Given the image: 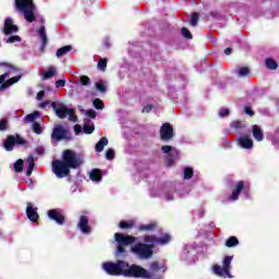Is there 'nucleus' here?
Returning <instances> with one entry per match:
<instances>
[{
  "label": "nucleus",
  "mask_w": 279,
  "mask_h": 279,
  "mask_svg": "<svg viewBox=\"0 0 279 279\" xmlns=\"http://www.w3.org/2000/svg\"><path fill=\"white\" fill-rule=\"evenodd\" d=\"M143 242L136 243L131 247V253L137 260H149L154 256V247L156 245H167L171 241V235L165 233L161 236H156L155 234L144 235Z\"/></svg>",
  "instance_id": "obj_1"
},
{
  "label": "nucleus",
  "mask_w": 279,
  "mask_h": 279,
  "mask_svg": "<svg viewBox=\"0 0 279 279\" xmlns=\"http://www.w3.org/2000/svg\"><path fill=\"white\" fill-rule=\"evenodd\" d=\"M84 165V157L72 149L62 153L61 160L52 161V172L56 178L62 179L71 175V169H77Z\"/></svg>",
  "instance_id": "obj_2"
},
{
  "label": "nucleus",
  "mask_w": 279,
  "mask_h": 279,
  "mask_svg": "<svg viewBox=\"0 0 279 279\" xmlns=\"http://www.w3.org/2000/svg\"><path fill=\"white\" fill-rule=\"evenodd\" d=\"M180 189H184V183L182 182H165L158 187H153L150 190L151 197H159L163 202H174L178 197H186L189 195V190L181 192Z\"/></svg>",
  "instance_id": "obj_3"
},
{
  "label": "nucleus",
  "mask_w": 279,
  "mask_h": 279,
  "mask_svg": "<svg viewBox=\"0 0 279 279\" xmlns=\"http://www.w3.org/2000/svg\"><path fill=\"white\" fill-rule=\"evenodd\" d=\"M14 10L23 16L26 23H40L45 25V17L38 12V7L34 3V0H14Z\"/></svg>",
  "instance_id": "obj_4"
},
{
  "label": "nucleus",
  "mask_w": 279,
  "mask_h": 279,
  "mask_svg": "<svg viewBox=\"0 0 279 279\" xmlns=\"http://www.w3.org/2000/svg\"><path fill=\"white\" fill-rule=\"evenodd\" d=\"M122 276H124V278L162 279L161 275L150 274L149 270L140 265H130L129 263H126Z\"/></svg>",
  "instance_id": "obj_5"
},
{
  "label": "nucleus",
  "mask_w": 279,
  "mask_h": 279,
  "mask_svg": "<svg viewBox=\"0 0 279 279\" xmlns=\"http://www.w3.org/2000/svg\"><path fill=\"white\" fill-rule=\"evenodd\" d=\"M51 108L56 112L57 117L59 119H69V121H72L73 123L77 122V116H75V111L71 108H68L66 105L63 102L59 104L58 102H51Z\"/></svg>",
  "instance_id": "obj_6"
},
{
  "label": "nucleus",
  "mask_w": 279,
  "mask_h": 279,
  "mask_svg": "<svg viewBox=\"0 0 279 279\" xmlns=\"http://www.w3.org/2000/svg\"><path fill=\"white\" fill-rule=\"evenodd\" d=\"M232 258L233 256H225L222 260V267L218 264L213 266V274L218 276V278H232L230 270L232 269Z\"/></svg>",
  "instance_id": "obj_7"
},
{
  "label": "nucleus",
  "mask_w": 279,
  "mask_h": 279,
  "mask_svg": "<svg viewBox=\"0 0 279 279\" xmlns=\"http://www.w3.org/2000/svg\"><path fill=\"white\" fill-rule=\"evenodd\" d=\"M243 195L244 199H250V182L247 181H238L234 184V189L229 196V202H236L239 199V195Z\"/></svg>",
  "instance_id": "obj_8"
},
{
  "label": "nucleus",
  "mask_w": 279,
  "mask_h": 279,
  "mask_svg": "<svg viewBox=\"0 0 279 279\" xmlns=\"http://www.w3.org/2000/svg\"><path fill=\"white\" fill-rule=\"evenodd\" d=\"M128 267V262L118 260L113 262H106L102 264V269L108 276H123V271Z\"/></svg>",
  "instance_id": "obj_9"
},
{
  "label": "nucleus",
  "mask_w": 279,
  "mask_h": 279,
  "mask_svg": "<svg viewBox=\"0 0 279 279\" xmlns=\"http://www.w3.org/2000/svg\"><path fill=\"white\" fill-rule=\"evenodd\" d=\"M114 240L116 243H118L116 256H125V248L123 245H132V243H136V238L132 235H124L123 233H116Z\"/></svg>",
  "instance_id": "obj_10"
},
{
  "label": "nucleus",
  "mask_w": 279,
  "mask_h": 279,
  "mask_svg": "<svg viewBox=\"0 0 279 279\" xmlns=\"http://www.w3.org/2000/svg\"><path fill=\"white\" fill-rule=\"evenodd\" d=\"M181 260H183L187 265H192V263H195L197 260V245L196 244L185 245L181 254Z\"/></svg>",
  "instance_id": "obj_11"
},
{
  "label": "nucleus",
  "mask_w": 279,
  "mask_h": 279,
  "mask_svg": "<svg viewBox=\"0 0 279 279\" xmlns=\"http://www.w3.org/2000/svg\"><path fill=\"white\" fill-rule=\"evenodd\" d=\"M50 138L53 145H58L60 141L66 138V130L61 124L54 125Z\"/></svg>",
  "instance_id": "obj_12"
},
{
  "label": "nucleus",
  "mask_w": 279,
  "mask_h": 279,
  "mask_svg": "<svg viewBox=\"0 0 279 279\" xmlns=\"http://www.w3.org/2000/svg\"><path fill=\"white\" fill-rule=\"evenodd\" d=\"M10 75H12V71L5 72L0 76V90H5L10 88V86H12L13 84H16V82L21 81V75H17L5 82L7 77H10Z\"/></svg>",
  "instance_id": "obj_13"
},
{
  "label": "nucleus",
  "mask_w": 279,
  "mask_h": 279,
  "mask_svg": "<svg viewBox=\"0 0 279 279\" xmlns=\"http://www.w3.org/2000/svg\"><path fill=\"white\" fill-rule=\"evenodd\" d=\"M236 143L242 149H254V141L248 134L240 133L236 136Z\"/></svg>",
  "instance_id": "obj_14"
},
{
  "label": "nucleus",
  "mask_w": 279,
  "mask_h": 279,
  "mask_svg": "<svg viewBox=\"0 0 279 279\" xmlns=\"http://www.w3.org/2000/svg\"><path fill=\"white\" fill-rule=\"evenodd\" d=\"M173 136H175V133H173V128L171 126V124L169 122L163 123L160 128L161 141H163L165 143H169V141H171Z\"/></svg>",
  "instance_id": "obj_15"
},
{
  "label": "nucleus",
  "mask_w": 279,
  "mask_h": 279,
  "mask_svg": "<svg viewBox=\"0 0 279 279\" xmlns=\"http://www.w3.org/2000/svg\"><path fill=\"white\" fill-rule=\"evenodd\" d=\"M48 217L52 221H56L58 226H64V214L62 209L57 208L48 210Z\"/></svg>",
  "instance_id": "obj_16"
},
{
  "label": "nucleus",
  "mask_w": 279,
  "mask_h": 279,
  "mask_svg": "<svg viewBox=\"0 0 279 279\" xmlns=\"http://www.w3.org/2000/svg\"><path fill=\"white\" fill-rule=\"evenodd\" d=\"M25 140L21 136H9L7 141L4 142V149L7 151H12L14 149L15 145H25Z\"/></svg>",
  "instance_id": "obj_17"
},
{
  "label": "nucleus",
  "mask_w": 279,
  "mask_h": 279,
  "mask_svg": "<svg viewBox=\"0 0 279 279\" xmlns=\"http://www.w3.org/2000/svg\"><path fill=\"white\" fill-rule=\"evenodd\" d=\"M2 32L5 36H11V34H16L19 32V26L14 24V20L12 17H7L4 20Z\"/></svg>",
  "instance_id": "obj_18"
},
{
  "label": "nucleus",
  "mask_w": 279,
  "mask_h": 279,
  "mask_svg": "<svg viewBox=\"0 0 279 279\" xmlns=\"http://www.w3.org/2000/svg\"><path fill=\"white\" fill-rule=\"evenodd\" d=\"M77 228L82 234H90V232H93V228L88 226V216L83 215L80 217Z\"/></svg>",
  "instance_id": "obj_19"
},
{
  "label": "nucleus",
  "mask_w": 279,
  "mask_h": 279,
  "mask_svg": "<svg viewBox=\"0 0 279 279\" xmlns=\"http://www.w3.org/2000/svg\"><path fill=\"white\" fill-rule=\"evenodd\" d=\"M36 210H38V209L34 208L32 203H27L26 215H27L29 221H33V223H36L38 221V211H36Z\"/></svg>",
  "instance_id": "obj_20"
},
{
  "label": "nucleus",
  "mask_w": 279,
  "mask_h": 279,
  "mask_svg": "<svg viewBox=\"0 0 279 279\" xmlns=\"http://www.w3.org/2000/svg\"><path fill=\"white\" fill-rule=\"evenodd\" d=\"M178 158H180V150H173L172 153L166 155L167 167H173Z\"/></svg>",
  "instance_id": "obj_21"
},
{
  "label": "nucleus",
  "mask_w": 279,
  "mask_h": 279,
  "mask_svg": "<svg viewBox=\"0 0 279 279\" xmlns=\"http://www.w3.org/2000/svg\"><path fill=\"white\" fill-rule=\"evenodd\" d=\"M37 34L39 36V40H41V49H45V47H47V31L45 28V25H41L38 29H37Z\"/></svg>",
  "instance_id": "obj_22"
},
{
  "label": "nucleus",
  "mask_w": 279,
  "mask_h": 279,
  "mask_svg": "<svg viewBox=\"0 0 279 279\" xmlns=\"http://www.w3.org/2000/svg\"><path fill=\"white\" fill-rule=\"evenodd\" d=\"M253 138L257 141L258 143H262V141L265 140V135L263 134V130L258 125H253Z\"/></svg>",
  "instance_id": "obj_23"
},
{
  "label": "nucleus",
  "mask_w": 279,
  "mask_h": 279,
  "mask_svg": "<svg viewBox=\"0 0 279 279\" xmlns=\"http://www.w3.org/2000/svg\"><path fill=\"white\" fill-rule=\"evenodd\" d=\"M162 271V274H165V271H167V268L165 267H160V264H158V262H154L153 264H150V274H153V276H162L161 274H158V271Z\"/></svg>",
  "instance_id": "obj_24"
},
{
  "label": "nucleus",
  "mask_w": 279,
  "mask_h": 279,
  "mask_svg": "<svg viewBox=\"0 0 279 279\" xmlns=\"http://www.w3.org/2000/svg\"><path fill=\"white\" fill-rule=\"evenodd\" d=\"M158 228V223L156 222H149L147 225H140L138 230L140 232H154Z\"/></svg>",
  "instance_id": "obj_25"
},
{
  "label": "nucleus",
  "mask_w": 279,
  "mask_h": 279,
  "mask_svg": "<svg viewBox=\"0 0 279 279\" xmlns=\"http://www.w3.org/2000/svg\"><path fill=\"white\" fill-rule=\"evenodd\" d=\"M36 119H40V112L34 111L33 113L27 114L24 119V123H36Z\"/></svg>",
  "instance_id": "obj_26"
},
{
  "label": "nucleus",
  "mask_w": 279,
  "mask_h": 279,
  "mask_svg": "<svg viewBox=\"0 0 279 279\" xmlns=\"http://www.w3.org/2000/svg\"><path fill=\"white\" fill-rule=\"evenodd\" d=\"M89 180H92V182H101V171L99 169H93L89 172Z\"/></svg>",
  "instance_id": "obj_27"
},
{
  "label": "nucleus",
  "mask_w": 279,
  "mask_h": 279,
  "mask_svg": "<svg viewBox=\"0 0 279 279\" xmlns=\"http://www.w3.org/2000/svg\"><path fill=\"white\" fill-rule=\"evenodd\" d=\"M28 168L26 170V175L27 178H29V175H32L33 171H34V167H35V162H34V156L29 155L27 160H26Z\"/></svg>",
  "instance_id": "obj_28"
},
{
  "label": "nucleus",
  "mask_w": 279,
  "mask_h": 279,
  "mask_svg": "<svg viewBox=\"0 0 279 279\" xmlns=\"http://www.w3.org/2000/svg\"><path fill=\"white\" fill-rule=\"evenodd\" d=\"M83 132L84 134H93V132H95V124L90 120L85 121Z\"/></svg>",
  "instance_id": "obj_29"
},
{
  "label": "nucleus",
  "mask_w": 279,
  "mask_h": 279,
  "mask_svg": "<svg viewBox=\"0 0 279 279\" xmlns=\"http://www.w3.org/2000/svg\"><path fill=\"white\" fill-rule=\"evenodd\" d=\"M108 145V137H101L100 141L96 144L95 149L99 154L104 151V147Z\"/></svg>",
  "instance_id": "obj_30"
},
{
  "label": "nucleus",
  "mask_w": 279,
  "mask_h": 279,
  "mask_svg": "<svg viewBox=\"0 0 279 279\" xmlns=\"http://www.w3.org/2000/svg\"><path fill=\"white\" fill-rule=\"evenodd\" d=\"M72 49V46H63L57 50L56 56L57 58H62V56H66V53H69V51H71Z\"/></svg>",
  "instance_id": "obj_31"
},
{
  "label": "nucleus",
  "mask_w": 279,
  "mask_h": 279,
  "mask_svg": "<svg viewBox=\"0 0 279 279\" xmlns=\"http://www.w3.org/2000/svg\"><path fill=\"white\" fill-rule=\"evenodd\" d=\"M265 64L270 71H276V69H278V62H276V60L272 58H267L265 60Z\"/></svg>",
  "instance_id": "obj_32"
},
{
  "label": "nucleus",
  "mask_w": 279,
  "mask_h": 279,
  "mask_svg": "<svg viewBox=\"0 0 279 279\" xmlns=\"http://www.w3.org/2000/svg\"><path fill=\"white\" fill-rule=\"evenodd\" d=\"M56 73H57L56 66H50L48 68L46 73H44L43 80H51V77L56 76Z\"/></svg>",
  "instance_id": "obj_33"
},
{
  "label": "nucleus",
  "mask_w": 279,
  "mask_h": 279,
  "mask_svg": "<svg viewBox=\"0 0 279 279\" xmlns=\"http://www.w3.org/2000/svg\"><path fill=\"white\" fill-rule=\"evenodd\" d=\"M204 215H206V209H204V207H199L193 211L194 219H202V217H204Z\"/></svg>",
  "instance_id": "obj_34"
},
{
  "label": "nucleus",
  "mask_w": 279,
  "mask_h": 279,
  "mask_svg": "<svg viewBox=\"0 0 279 279\" xmlns=\"http://www.w3.org/2000/svg\"><path fill=\"white\" fill-rule=\"evenodd\" d=\"M226 245L227 247H236V245H239V239H236V236H230L226 241Z\"/></svg>",
  "instance_id": "obj_35"
},
{
  "label": "nucleus",
  "mask_w": 279,
  "mask_h": 279,
  "mask_svg": "<svg viewBox=\"0 0 279 279\" xmlns=\"http://www.w3.org/2000/svg\"><path fill=\"white\" fill-rule=\"evenodd\" d=\"M235 73L238 77H246V75H250V69L239 68L238 70H235Z\"/></svg>",
  "instance_id": "obj_36"
},
{
  "label": "nucleus",
  "mask_w": 279,
  "mask_h": 279,
  "mask_svg": "<svg viewBox=\"0 0 279 279\" xmlns=\"http://www.w3.org/2000/svg\"><path fill=\"white\" fill-rule=\"evenodd\" d=\"M23 165L24 161L23 159H17L14 165H13V169L16 173H21V171H23Z\"/></svg>",
  "instance_id": "obj_37"
},
{
  "label": "nucleus",
  "mask_w": 279,
  "mask_h": 279,
  "mask_svg": "<svg viewBox=\"0 0 279 279\" xmlns=\"http://www.w3.org/2000/svg\"><path fill=\"white\" fill-rule=\"evenodd\" d=\"M95 86L99 90V93H106L107 90V85H106V82L104 81L96 82Z\"/></svg>",
  "instance_id": "obj_38"
},
{
  "label": "nucleus",
  "mask_w": 279,
  "mask_h": 279,
  "mask_svg": "<svg viewBox=\"0 0 279 279\" xmlns=\"http://www.w3.org/2000/svg\"><path fill=\"white\" fill-rule=\"evenodd\" d=\"M183 178L184 180H191V178H193V168H184Z\"/></svg>",
  "instance_id": "obj_39"
},
{
  "label": "nucleus",
  "mask_w": 279,
  "mask_h": 279,
  "mask_svg": "<svg viewBox=\"0 0 279 279\" xmlns=\"http://www.w3.org/2000/svg\"><path fill=\"white\" fill-rule=\"evenodd\" d=\"M93 106L96 108V110H104V101H101L99 98H95L93 100Z\"/></svg>",
  "instance_id": "obj_40"
},
{
  "label": "nucleus",
  "mask_w": 279,
  "mask_h": 279,
  "mask_svg": "<svg viewBox=\"0 0 279 279\" xmlns=\"http://www.w3.org/2000/svg\"><path fill=\"white\" fill-rule=\"evenodd\" d=\"M198 21H199V14L193 13V14H192V17H191V20H190V25H191L192 27H197Z\"/></svg>",
  "instance_id": "obj_41"
},
{
  "label": "nucleus",
  "mask_w": 279,
  "mask_h": 279,
  "mask_svg": "<svg viewBox=\"0 0 279 279\" xmlns=\"http://www.w3.org/2000/svg\"><path fill=\"white\" fill-rule=\"evenodd\" d=\"M32 129H33V132H35V134H43L44 132L43 126L38 122H34L32 125Z\"/></svg>",
  "instance_id": "obj_42"
},
{
  "label": "nucleus",
  "mask_w": 279,
  "mask_h": 279,
  "mask_svg": "<svg viewBox=\"0 0 279 279\" xmlns=\"http://www.w3.org/2000/svg\"><path fill=\"white\" fill-rule=\"evenodd\" d=\"M181 34L184 38H187V40H191L193 38V34H191V31L186 27L181 28Z\"/></svg>",
  "instance_id": "obj_43"
},
{
  "label": "nucleus",
  "mask_w": 279,
  "mask_h": 279,
  "mask_svg": "<svg viewBox=\"0 0 279 279\" xmlns=\"http://www.w3.org/2000/svg\"><path fill=\"white\" fill-rule=\"evenodd\" d=\"M7 44L9 45H12L14 43H21V36L19 35H13V36H10L7 40H5Z\"/></svg>",
  "instance_id": "obj_44"
},
{
  "label": "nucleus",
  "mask_w": 279,
  "mask_h": 279,
  "mask_svg": "<svg viewBox=\"0 0 279 279\" xmlns=\"http://www.w3.org/2000/svg\"><path fill=\"white\" fill-rule=\"evenodd\" d=\"M99 71H106L107 66H108V60L106 59H100L98 61V64H97Z\"/></svg>",
  "instance_id": "obj_45"
},
{
  "label": "nucleus",
  "mask_w": 279,
  "mask_h": 279,
  "mask_svg": "<svg viewBox=\"0 0 279 279\" xmlns=\"http://www.w3.org/2000/svg\"><path fill=\"white\" fill-rule=\"evenodd\" d=\"M161 151L163 154H167V156H168V154H173V151H178V149L173 148L172 146L165 145L161 147Z\"/></svg>",
  "instance_id": "obj_46"
},
{
  "label": "nucleus",
  "mask_w": 279,
  "mask_h": 279,
  "mask_svg": "<svg viewBox=\"0 0 279 279\" xmlns=\"http://www.w3.org/2000/svg\"><path fill=\"white\" fill-rule=\"evenodd\" d=\"M80 83L82 86H89L90 85V78L86 75H83L80 77Z\"/></svg>",
  "instance_id": "obj_47"
},
{
  "label": "nucleus",
  "mask_w": 279,
  "mask_h": 279,
  "mask_svg": "<svg viewBox=\"0 0 279 279\" xmlns=\"http://www.w3.org/2000/svg\"><path fill=\"white\" fill-rule=\"evenodd\" d=\"M106 159H107V160H114V149L109 148V149L106 151Z\"/></svg>",
  "instance_id": "obj_48"
},
{
  "label": "nucleus",
  "mask_w": 279,
  "mask_h": 279,
  "mask_svg": "<svg viewBox=\"0 0 279 279\" xmlns=\"http://www.w3.org/2000/svg\"><path fill=\"white\" fill-rule=\"evenodd\" d=\"M231 128H233L234 130H241L243 128H245V125H243V123L239 122V121H233L231 122Z\"/></svg>",
  "instance_id": "obj_49"
},
{
  "label": "nucleus",
  "mask_w": 279,
  "mask_h": 279,
  "mask_svg": "<svg viewBox=\"0 0 279 279\" xmlns=\"http://www.w3.org/2000/svg\"><path fill=\"white\" fill-rule=\"evenodd\" d=\"M119 227L122 228V229L134 228V222L121 221V222L119 223Z\"/></svg>",
  "instance_id": "obj_50"
},
{
  "label": "nucleus",
  "mask_w": 279,
  "mask_h": 279,
  "mask_svg": "<svg viewBox=\"0 0 279 279\" xmlns=\"http://www.w3.org/2000/svg\"><path fill=\"white\" fill-rule=\"evenodd\" d=\"M219 117L223 118V117H228V114H230V109L227 108H221L218 112Z\"/></svg>",
  "instance_id": "obj_51"
},
{
  "label": "nucleus",
  "mask_w": 279,
  "mask_h": 279,
  "mask_svg": "<svg viewBox=\"0 0 279 279\" xmlns=\"http://www.w3.org/2000/svg\"><path fill=\"white\" fill-rule=\"evenodd\" d=\"M4 130H8V120L2 119L0 121V132H4Z\"/></svg>",
  "instance_id": "obj_52"
},
{
  "label": "nucleus",
  "mask_w": 279,
  "mask_h": 279,
  "mask_svg": "<svg viewBox=\"0 0 279 279\" xmlns=\"http://www.w3.org/2000/svg\"><path fill=\"white\" fill-rule=\"evenodd\" d=\"M63 86H66V81L65 80H58L56 82V88H63Z\"/></svg>",
  "instance_id": "obj_53"
},
{
  "label": "nucleus",
  "mask_w": 279,
  "mask_h": 279,
  "mask_svg": "<svg viewBox=\"0 0 279 279\" xmlns=\"http://www.w3.org/2000/svg\"><path fill=\"white\" fill-rule=\"evenodd\" d=\"M35 154H37V156H43V154H45V147L38 146L35 148Z\"/></svg>",
  "instance_id": "obj_54"
},
{
  "label": "nucleus",
  "mask_w": 279,
  "mask_h": 279,
  "mask_svg": "<svg viewBox=\"0 0 279 279\" xmlns=\"http://www.w3.org/2000/svg\"><path fill=\"white\" fill-rule=\"evenodd\" d=\"M86 116L89 117L90 119H95V117H97V112H95V110L89 109L86 111Z\"/></svg>",
  "instance_id": "obj_55"
},
{
  "label": "nucleus",
  "mask_w": 279,
  "mask_h": 279,
  "mask_svg": "<svg viewBox=\"0 0 279 279\" xmlns=\"http://www.w3.org/2000/svg\"><path fill=\"white\" fill-rule=\"evenodd\" d=\"M74 133L76 136H80L82 134V126L80 124L74 125Z\"/></svg>",
  "instance_id": "obj_56"
},
{
  "label": "nucleus",
  "mask_w": 279,
  "mask_h": 279,
  "mask_svg": "<svg viewBox=\"0 0 279 279\" xmlns=\"http://www.w3.org/2000/svg\"><path fill=\"white\" fill-rule=\"evenodd\" d=\"M272 145L279 147V132L276 133V135L272 140Z\"/></svg>",
  "instance_id": "obj_57"
},
{
  "label": "nucleus",
  "mask_w": 279,
  "mask_h": 279,
  "mask_svg": "<svg viewBox=\"0 0 279 279\" xmlns=\"http://www.w3.org/2000/svg\"><path fill=\"white\" fill-rule=\"evenodd\" d=\"M245 114H248V117H254V111L250 107L244 108Z\"/></svg>",
  "instance_id": "obj_58"
},
{
  "label": "nucleus",
  "mask_w": 279,
  "mask_h": 279,
  "mask_svg": "<svg viewBox=\"0 0 279 279\" xmlns=\"http://www.w3.org/2000/svg\"><path fill=\"white\" fill-rule=\"evenodd\" d=\"M0 66H4V69H9V71H14V66L10 65V63L1 62Z\"/></svg>",
  "instance_id": "obj_59"
},
{
  "label": "nucleus",
  "mask_w": 279,
  "mask_h": 279,
  "mask_svg": "<svg viewBox=\"0 0 279 279\" xmlns=\"http://www.w3.org/2000/svg\"><path fill=\"white\" fill-rule=\"evenodd\" d=\"M44 98H45V90H41L37 94V99L38 101H43Z\"/></svg>",
  "instance_id": "obj_60"
},
{
  "label": "nucleus",
  "mask_w": 279,
  "mask_h": 279,
  "mask_svg": "<svg viewBox=\"0 0 279 279\" xmlns=\"http://www.w3.org/2000/svg\"><path fill=\"white\" fill-rule=\"evenodd\" d=\"M184 191H187V195H189V193H191V187L186 186V184L183 183V189H180V192L184 193Z\"/></svg>",
  "instance_id": "obj_61"
},
{
  "label": "nucleus",
  "mask_w": 279,
  "mask_h": 279,
  "mask_svg": "<svg viewBox=\"0 0 279 279\" xmlns=\"http://www.w3.org/2000/svg\"><path fill=\"white\" fill-rule=\"evenodd\" d=\"M151 105H146L144 108H143V110H142V112H151Z\"/></svg>",
  "instance_id": "obj_62"
},
{
  "label": "nucleus",
  "mask_w": 279,
  "mask_h": 279,
  "mask_svg": "<svg viewBox=\"0 0 279 279\" xmlns=\"http://www.w3.org/2000/svg\"><path fill=\"white\" fill-rule=\"evenodd\" d=\"M225 54L226 56H231L232 54V48L225 49Z\"/></svg>",
  "instance_id": "obj_63"
},
{
  "label": "nucleus",
  "mask_w": 279,
  "mask_h": 279,
  "mask_svg": "<svg viewBox=\"0 0 279 279\" xmlns=\"http://www.w3.org/2000/svg\"><path fill=\"white\" fill-rule=\"evenodd\" d=\"M47 106H49V102H48V101H45V102H41V104L39 105V108L45 109V108H47Z\"/></svg>",
  "instance_id": "obj_64"
}]
</instances>
